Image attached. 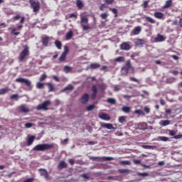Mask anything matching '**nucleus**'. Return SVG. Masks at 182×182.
<instances>
[{"label":"nucleus","mask_w":182,"mask_h":182,"mask_svg":"<svg viewBox=\"0 0 182 182\" xmlns=\"http://www.w3.org/2000/svg\"><path fill=\"white\" fill-rule=\"evenodd\" d=\"M53 147H55V144H42L36 145L33 150L36 151H45V150H50Z\"/></svg>","instance_id":"1"},{"label":"nucleus","mask_w":182,"mask_h":182,"mask_svg":"<svg viewBox=\"0 0 182 182\" xmlns=\"http://www.w3.org/2000/svg\"><path fill=\"white\" fill-rule=\"evenodd\" d=\"M23 48H24L18 55V62H24L25 59H26V58L30 55L29 47H28V46H23Z\"/></svg>","instance_id":"2"},{"label":"nucleus","mask_w":182,"mask_h":182,"mask_svg":"<svg viewBox=\"0 0 182 182\" xmlns=\"http://www.w3.org/2000/svg\"><path fill=\"white\" fill-rule=\"evenodd\" d=\"M30 8L33 9V12H39L41 10V3L35 0H29Z\"/></svg>","instance_id":"3"},{"label":"nucleus","mask_w":182,"mask_h":182,"mask_svg":"<svg viewBox=\"0 0 182 182\" xmlns=\"http://www.w3.org/2000/svg\"><path fill=\"white\" fill-rule=\"evenodd\" d=\"M89 23V18L86 17V16H83L81 17L80 25L84 31H89V29H92V27L87 24Z\"/></svg>","instance_id":"4"},{"label":"nucleus","mask_w":182,"mask_h":182,"mask_svg":"<svg viewBox=\"0 0 182 182\" xmlns=\"http://www.w3.org/2000/svg\"><path fill=\"white\" fill-rule=\"evenodd\" d=\"M50 105H52V102H50V100H46L43 103L39 104L37 106L36 109L44 111L49 110V108H48V107L50 106Z\"/></svg>","instance_id":"5"},{"label":"nucleus","mask_w":182,"mask_h":182,"mask_svg":"<svg viewBox=\"0 0 182 182\" xmlns=\"http://www.w3.org/2000/svg\"><path fill=\"white\" fill-rule=\"evenodd\" d=\"M16 82H17L18 83H25L26 86L29 88V90H32V82H31V80L26 78L18 77L16 79Z\"/></svg>","instance_id":"6"},{"label":"nucleus","mask_w":182,"mask_h":182,"mask_svg":"<svg viewBox=\"0 0 182 182\" xmlns=\"http://www.w3.org/2000/svg\"><path fill=\"white\" fill-rule=\"evenodd\" d=\"M132 69V64H130V60H127L124 67L121 70L122 75H126L129 73V70Z\"/></svg>","instance_id":"7"},{"label":"nucleus","mask_w":182,"mask_h":182,"mask_svg":"<svg viewBox=\"0 0 182 182\" xmlns=\"http://www.w3.org/2000/svg\"><path fill=\"white\" fill-rule=\"evenodd\" d=\"M69 52V47L65 46L64 52L61 54L59 58L60 62H65L66 60V56H68V53Z\"/></svg>","instance_id":"8"},{"label":"nucleus","mask_w":182,"mask_h":182,"mask_svg":"<svg viewBox=\"0 0 182 182\" xmlns=\"http://www.w3.org/2000/svg\"><path fill=\"white\" fill-rule=\"evenodd\" d=\"M141 32V26H138L133 28L131 31L130 36H136V35H140Z\"/></svg>","instance_id":"9"},{"label":"nucleus","mask_w":182,"mask_h":182,"mask_svg":"<svg viewBox=\"0 0 182 182\" xmlns=\"http://www.w3.org/2000/svg\"><path fill=\"white\" fill-rule=\"evenodd\" d=\"M121 50H130L132 49V46H130V42H124L119 46Z\"/></svg>","instance_id":"10"},{"label":"nucleus","mask_w":182,"mask_h":182,"mask_svg":"<svg viewBox=\"0 0 182 182\" xmlns=\"http://www.w3.org/2000/svg\"><path fill=\"white\" fill-rule=\"evenodd\" d=\"M18 113H28L29 107L26 105H22L17 108Z\"/></svg>","instance_id":"11"},{"label":"nucleus","mask_w":182,"mask_h":182,"mask_svg":"<svg viewBox=\"0 0 182 182\" xmlns=\"http://www.w3.org/2000/svg\"><path fill=\"white\" fill-rule=\"evenodd\" d=\"M39 171L41 176L44 177V178H46L48 181L50 180V176H49V173H48V171H46V169L40 168Z\"/></svg>","instance_id":"12"},{"label":"nucleus","mask_w":182,"mask_h":182,"mask_svg":"<svg viewBox=\"0 0 182 182\" xmlns=\"http://www.w3.org/2000/svg\"><path fill=\"white\" fill-rule=\"evenodd\" d=\"M98 117L102 120H107V121L110 120V115H109V114H106L105 112L100 113Z\"/></svg>","instance_id":"13"},{"label":"nucleus","mask_w":182,"mask_h":182,"mask_svg":"<svg viewBox=\"0 0 182 182\" xmlns=\"http://www.w3.org/2000/svg\"><path fill=\"white\" fill-rule=\"evenodd\" d=\"M134 43L136 46H143V45L146 43V41L144 39L136 38L134 40Z\"/></svg>","instance_id":"14"},{"label":"nucleus","mask_w":182,"mask_h":182,"mask_svg":"<svg viewBox=\"0 0 182 182\" xmlns=\"http://www.w3.org/2000/svg\"><path fill=\"white\" fill-rule=\"evenodd\" d=\"M89 102V94L85 93L81 97V103L82 105H86Z\"/></svg>","instance_id":"15"},{"label":"nucleus","mask_w":182,"mask_h":182,"mask_svg":"<svg viewBox=\"0 0 182 182\" xmlns=\"http://www.w3.org/2000/svg\"><path fill=\"white\" fill-rule=\"evenodd\" d=\"M49 41H50V38L49 36H46L42 38L41 42L43 46L46 47L49 45Z\"/></svg>","instance_id":"16"},{"label":"nucleus","mask_w":182,"mask_h":182,"mask_svg":"<svg viewBox=\"0 0 182 182\" xmlns=\"http://www.w3.org/2000/svg\"><path fill=\"white\" fill-rule=\"evenodd\" d=\"M155 42H164L166 41V37L163 35L158 34L154 39Z\"/></svg>","instance_id":"17"},{"label":"nucleus","mask_w":182,"mask_h":182,"mask_svg":"<svg viewBox=\"0 0 182 182\" xmlns=\"http://www.w3.org/2000/svg\"><path fill=\"white\" fill-rule=\"evenodd\" d=\"M60 170H63V168H68V164L65 161H61L58 166Z\"/></svg>","instance_id":"18"},{"label":"nucleus","mask_w":182,"mask_h":182,"mask_svg":"<svg viewBox=\"0 0 182 182\" xmlns=\"http://www.w3.org/2000/svg\"><path fill=\"white\" fill-rule=\"evenodd\" d=\"M102 127L104 129H107L108 130H114L116 129L115 127H113L112 124H102Z\"/></svg>","instance_id":"19"},{"label":"nucleus","mask_w":182,"mask_h":182,"mask_svg":"<svg viewBox=\"0 0 182 182\" xmlns=\"http://www.w3.org/2000/svg\"><path fill=\"white\" fill-rule=\"evenodd\" d=\"M73 89H75V87H73V85H72L71 84H69L65 87H64L63 90H61L60 92L62 93H63L65 92H68V90L72 91V90H73Z\"/></svg>","instance_id":"20"},{"label":"nucleus","mask_w":182,"mask_h":182,"mask_svg":"<svg viewBox=\"0 0 182 182\" xmlns=\"http://www.w3.org/2000/svg\"><path fill=\"white\" fill-rule=\"evenodd\" d=\"M33 141H35V136H28L27 140V146H32Z\"/></svg>","instance_id":"21"},{"label":"nucleus","mask_w":182,"mask_h":182,"mask_svg":"<svg viewBox=\"0 0 182 182\" xmlns=\"http://www.w3.org/2000/svg\"><path fill=\"white\" fill-rule=\"evenodd\" d=\"M92 90L93 92V94L92 95V99L95 100L96 97V95L97 94V87L96 85H92Z\"/></svg>","instance_id":"22"},{"label":"nucleus","mask_w":182,"mask_h":182,"mask_svg":"<svg viewBox=\"0 0 182 182\" xmlns=\"http://www.w3.org/2000/svg\"><path fill=\"white\" fill-rule=\"evenodd\" d=\"M154 16H155L156 19H163L164 14H163L161 12L157 11L154 13Z\"/></svg>","instance_id":"23"},{"label":"nucleus","mask_w":182,"mask_h":182,"mask_svg":"<svg viewBox=\"0 0 182 182\" xmlns=\"http://www.w3.org/2000/svg\"><path fill=\"white\" fill-rule=\"evenodd\" d=\"M176 80V77H168L165 82L168 85H171V83H174Z\"/></svg>","instance_id":"24"},{"label":"nucleus","mask_w":182,"mask_h":182,"mask_svg":"<svg viewBox=\"0 0 182 182\" xmlns=\"http://www.w3.org/2000/svg\"><path fill=\"white\" fill-rule=\"evenodd\" d=\"M73 36V31H70L69 32H68L66 33V36H65L66 41H70V39H72Z\"/></svg>","instance_id":"25"},{"label":"nucleus","mask_w":182,"mask_h":182,"mask_svg":"<svg viewBox=\"0 0 182 182\" xmlns=\"http://www.w3.org/2000/svg\"><path fill=\"white\" fill-rule=\"evenodd\" d=\"M76 5L78 8V9H83V2H82V0H77L76 1Z\"/></svg>","instance_id":"26"},{"label":"nucleus","mask_w":182,"mask_h":182,"mask_svg":"<svg viewBox=\"0 0 182 182\" xmlns=\"http://www.w3.org/2000/svg\"><path fill=\"white\" fill-rule=\"evenodd\" d=\"M142 149H149V150H154L156 149V146H150V145H142Z\"/></svg>","instance_id":"27"},{"label":"nucleus","mask_w":182,"mask_h":182,"mask_svg":"<svg viewBox=\"0 0 182 182\" xmlns=\"http://www.w3.org/2000/svg\"><path fill=\"white\" fill-rule=\"evenodd\" d=\"M100 67V64L97 63H91L90 65V69H98Z\"/></svg>","instance_id":"28"},{"label":"nucleus","mask_w":182,"mask_h":182,"mask_svg":"<svg viewBox=\"0 0 182 182\" xmlns=\"http://www.w3.org/2000/svg\"><path fill=\"white\" fill-rule=\"evenodd\" d=\"M54 44L56 46L57 49H58L59 50L62 49V42L57 40L55 41Z\"/></svg>","instance_id":"29"},{"label":"nucleus","mask_w":182,"mask_h":182,"mask_svg":"<svg viewBox=\"0 0 182 182\" xmlns=\"http://www.w3.org/2000/svg\"><path fill=\"white\" fill-rule=\"evenodd\" d=\"M124 60H125V58L124 56H119L114 59V62H119V63L124 62Z\"/></svg>","instance_id":"30"},{"label":"nucleus","mask_w":182,"mask_h":182,"mask_svg":"<svg viewBox=\"0 0 182 182\" xmlns=\"http://www.w3.org/2000/svg\"><path fill=\"white\" fill-rule=\"evenodd\" d=\"M9 92V90L8 87L0 89V96L2 95H6V93H8Z\"/></svg>","instance_id":"31"},{"label":"nucleus","mask_w":182,"mask_h":182,"mask_svg":"<svg viewBox=\"0 0 182 182\" xmlns=\"http://www.w3.org/2000/svg\"><path fill=\"white\" fill-rule=\"evenodd\" d=\"M145 19L150 23H156V20H154L153 18L150 16H145Z\"/></svg>","instance_id":"32"},{"label":"nucleus","mask_w":182,"mask_h":182,"mask_svg":"<svg viewBox=\"0 0 182 182\" xmlns=\"http://www.w3.org/2000/svg\"><path fill=\"white\" fill-rule=\"evenodd\" d=\"M122 110L124 112V113H130L132 109L129 107L124 106L122 107Z\"/></svg>","instance_id":"33"},{"label":"nucleus","mask_w":182,"mask_h":182,"mask_svg":"<svg viewBox=\"0 0 182 182\" xmlns=\"http://www.w3.org/2000/svg\"><path fill=\"white\" fill-rule=\"evenodd\" d=\"M46 85L48 86V92H53V90H55V87L53 85H52V83L48 82Z\"/></svg>","instance_id":"34"},{"label":"nucleus","mask_w":182,"mask_h":182,"mask_svg":"<svg viewBox=\"0 0 182 182\" xmlns=\"http://www.w3.org/2000/svg\"><path fill=\"white\" fill-rule=\"evenodd\" d=\"M173 2L171 1V0H168L166 1L164 8H170Z\"/></svg>","instance_id":"35"},{"label":"nucleus","mask_w":182,"mask_h":182,"mask_svg":"<svg viewBox=\"0 0 182 182\" xmlns=\"http://www.w3.org/2000/svg\"><path fill=\"white\" fill-rule=\"evenodd\" d=\"M107 102L109 103V105H116V100L114 98H108Z\"/></svg>","instance_id":"36"},{"label":"nucleus","mask_w":182,"mask_h":182,"mask_svg":"<svg viewBox=\"0 0 182 182\" xmlns=\"http://www.w3.org/2000/svg\"><path fill=\"white\" fill-rule=\"evenodd\" d=\"M36 88L37 89H44L45 88V84H43L41 82H38L36 84Z\"/></svg>","instance_id":"37"},{"label":"nucleus","mask_w":182,"mask_h":182,"mask_svg":"<svg viewBox=\"0 0 182 182\" xmlns=\"http://www.w3.org/2000/svg\"><path fill=\"white\" fill-rule=\"evenodd\" d=\"M159 140H161V141H170V138L167 136H159Z\"/></svg>","instance_id":"38"},{"label":"nucleus","mask_w":182,"mask_h":182,"mask_svg":"<svg viewBox=\"0 0 182 182\" xmlns=\"http://www.w3.org/2000/svg\"><path fill=\"white\" fill-rule=\"evenodd\" d=\"M119 164H122L123 166H130L132 162H130V161H119Z\"/></svg>","instance_id":"39"},{"label":"nucleus","mask_w":182,"mask_h":182,"mask_svg":"<svg viewBox=\"0 0 182 182\" xmlns=\"http://www.w3.org/2000/svg\"><path fill=\"white\" fill-rule=\"evenodd\" d=\"M161 126H168L170 122L168 120H162L160 122Z\"/></svg>","instance_id":"40"},{"label":"nucleus","mask_w":182,"mask_h":182,"mask_svg":"<svg viewBox=\"0 0 182 182\" xmlns=\"http://www.w3.org/2000/svg\"><path fill=\"white\" fill-rule=\"evenodd\" d=\"M135 114H139V116H144V112L141 109H136L134 111Z\"/></svg>","instance_id":"41"},{"label":"nucleus","mask_w":182,"mask_h":182,"mask_svg":"<svg viewBox=\"0 0 182 182\" xmlns=\"http://www.w3.org/2000/svg\"><path fill=\"white\" fill-rule=\"evenodd\" d=\"M10 99H11L12 100L18 101L19 99V95H18V94H14L11 95Z\"/></svg>","instance_id":"42"},{"label":"nucleus","mask_w":182,"mask_h":182,"mask_svg":"<svg viewBox=\"0 0 182 182\" xmlns=\"http://www.w3.org/2000/svg\"><path fill=\"white\" fill-rule=\"evenodd\" d=\"M101 159L105 160V161H110L111 160H114V158L110 156H102Z\"/></svg>","instance_id":"43"},{"label":"nucleus","mask_w":182,"mask_h":182,"mask_svg":"<svg viewBox=\"0 0 182 182\" xmlns=\"http://www.w3.org/2000/svg\"><path fill=\"white\" fill-rule=\"evenodd\" d=\"M119 171L121 174H127L130 173V170L129 169H119Z\"/></svg>","instance_id":"44"},{"label":"nucleus","mask_w":182,"mask_h":182,"mask_svg":"<svg viewBox=\"0 0 182 182\" xmlns=\"http://www.w3.org/2000/svg\"><path fill=\"white\" fill-rule=\"evenodd\" d=\"M72 70V67H69V66H68V65H65V67H64V72L65 73H69V72H70Z\"/></svg>","instance_id":"45"},{"label":"nucleus","mask_w":182,"mask_h":182,"mask_svg":"<svg viewBox=\"0 0 182 182\" xmlns=\"http://www.w3.org/2000/svg\"><path fill=\"white\" fill-rule=\"evenodd\" d=\"M95 105H90L87 107L86 110H87V112H92V110H93V109H95Z\"/></svg>","instance_id":"46"},{"label":"nucleus","mask_w":182,"mask_h":182,"mask_svg":"<svg viewBox=\"0 0 182 182\" xmlns=\"http://www.w3.org/2000/svg\"><path fill=\"white\" fill-rule=\"evenodd\" d=\"M119 123H124V122H126V117L124 116H121L119 117Z\"/></svg>","instance_id":"47"},{"label":"nucleus","mask_w":182,"mask_h":182,"mask_svg":"<svg viewBox=\"0 0 182 182\" xmlns=\"http://www.w3.org/2000/svg\"><path fill=\"white\" fill-rule=\"evenodd\" d=\"M119 90H122V86L117 85H114V92H119Z\"/></svg>","instance_id":"48"},{"label":"nucleus","mask_w":182,"mask_h":182,"mask_svg":"<svg viewBox=\"0 0 182 182\" xmlns=\"http://www.w3.org/2000/svg\"><path fill=\"white\" fill-rule=\"evenodd\" d=\"M107 16H109L107 13H102L100 14V17L102 18V19H107Z\"/></svg>","instance_id":"49"},{"label":"nucleus","mask_w":182,"mask_h":182,"mask_svg":"<svg viewBox=\"0 0 182 182\" xmlns=\"http://www.w3.org/2000/svg\"><path fill=\"white\" fill-rule=\"evenodd\" d=\"M33 127V124L31 123V122H28L25 124V127H26V129H31V127Z\"/></svg>","instance_id":"50"},{"label":"nucleus","mask_w":182,"mask_h":182,"mask_svg":"<svg viewBox=\"0 0 182 182\" xmlns=\"http://www.w3.org/2000/svg\"><path fill=\"white\" fill-rule=\"evenodd\" d=\"M109 11H112V12L113 14H114L115 16H117L118 11H117V9H114V8L112 9L109 7Z\"/></svg>","instance_id":"51"},{"label":"nucleus","mask_w":182,"mask_h":182,"mask_svg":"<svg viewBox=\"0 0 182 182\" xmlns=\"http://www.w3.org/2000/svg\"><path fill=\"white\" fill-rule=\"evenodd\" d=\"M45 79H46V74L43 73V75H41V76L39 78V80L41 82H43V80H45Z\"/></svg>","instance_id":"52"},{"label":"nucleus","mask_w":182,"mask_h":182,"mask_svg":"<svg viewBox=\"0 0 182 182\" xmlns=\"http://www.w3.org/2000/svg\"><path fill=\"white\" fill-rule=\"evenodd\" d=\"M100 87L101 90H106V87H107V86L106 85V84L102 83L100 85Z\"/></svg>","instance_id":"53"},{"label":"nucleus","mask_w":182,"mask_h":182,"mask_svg":"<svg viewBox=\"0 0 182 182\" xmlns=\"http://www.w3.org/2000/svg\"><path fill=\"white\" fill-rule=\"evenodd\" d=\"M11 33H13V35H15L16 36H18V35H19V33H21L17 32L16 28H13L11 31Z\"/></svg>","instance_id":"54"},{"label":"nucleus","mask_w":182,"mask_h":182,"mask_svg":"<svg viewBox=\"0 0 182 182\" xmlns=\"http://www.w3.org/2000/svg\"><path fill=\"white\" fill-rule=\"evenodd\" d=\"M129 80H131V82H136V83H140V82L139 81V80H137L136 78H135L134 77H130Z\"/></svg>","instance_id":"55"},{"label":"nucleus","mask_w":182,"mask_h":182,"mask_svg":"<svg viewBox=\"0 0 182 182\" xmlns=\"http://www.w3.org/2000/svg\"><path fill=\"white\" fill-rule=\"evenodd\" d=\"M105 4H107V5H112L113 2H114V0H104Z\"/></svg>","instance_id":"56"},{"label":"nucleus","mask_w":182,"mask_h":182,"mask_svg":"<svg viewBox=\"0 0 182 182\" xmlns=\"http://www.w3.org/2000/svg\"><path fill=\"white\" fill-rule=\"evenodd\" d=\"M133 161L134 164H140L141 163V159H134Z\"/></svg>","instance_id":"57"},{"label":"nucleus","mask_w":182,"mask_h":182,"mask_svg":"<svg viewBox=\"0 0 182 182\" xmlns=\"http://www.w3.org/2000/svg\"><path fill=\"white\" fill-rule=\"evenodd\" d=\"M69 18H75V19H77V15H76L75 13H73L69 15Z\"/></svg>","instance_id":"58"},{"label":"nucleus","mask_w":182,"mask_h":182,"mask_svg":"<svg viewBox=\"0 0 182 182\" xmlns=\"http://www.w3.org/2000/svg\"><path fill=\"white\" fill-rule=\"evenodd\" d=\"M169 135L174 137L176 136V132L174 130H169Z\"/></svg>","instance_id":"59"},{"label":"nucleus","mask_w":182,"mask_h":182,"mask_svg":"<svg viewBox=\"0 0 182 182\" xmlns=\"http://www.w3.org/2000/svg\"><path fill=\"white\" fill-rule=\"evenodd\" d=\"M123 97H124V99H126L127 100H130V99H132V96L127 95H124Z\"/></svg>","instance_id":"60"},{"label":"nucleus","mask_w":182,"mask_h":182,"mask_svg":"<svg viewBox=\"0 0 182 182\" xmlns=\"http://www.w3.org/2000/svg\"><path fill=\"white\" fill-rule=\"evenodd\" d=\"M105 8H107V6H106V4H101V6H100V10L105 11Z\"/></svg>","instance_id":"61"},{"label":"nucleus","mask_w":182,"mask_h":182,"mask_svg":"<svg viewBox=\"0 0 182 182\" xmlns=\"http://www.w3.org/2000/svg\"><path fill=\"white\" fill-rule=\"evenodd\" d=\"M53 79L54 80H55V82H60V80L59 79V77L56 75H53Z\"/></svg>","instance_id":"62"},{"label":"nucleus","mask_w":182,"mask_h":182,"mask_svg":"<svg viewBox=\"0 0 182 182\" xmlns=\"http://www.w3.org/2000/svg\"><path fill=\"white\" fill-rule=\"evenodd\" d=\"M144 112H146L147 114L150 113V107H144Z\"/></svg>","instance_id":"63"},{"label":"nucleus","mask_w":182,"mask_h":182,"mask_svg":"<svg viewBox=\"0 0 182 182\" xmlns=\"http://www.w3.org/2000/svg\"><path fill=\"white\" fill-rule=\"evenodd\" d=\"M23 182H33V178H27L26 181H24Z\"/></svg>","instance_id":"64"}]
</instances>
